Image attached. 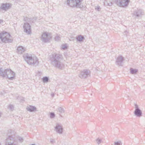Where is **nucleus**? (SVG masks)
Here are the masks:
<instances>
[{
  "mask_svg": "<svg viewBox=\"0 0 145 145\" xmlns=\"http://www.w3.org/2000/svg\"><path fill=\"white\" fill-rule=\"evenodd\" d=\"M11 35L9 33V36L6 37V36L3 39H1V41L5 43H10L12 41V39L10 38Z\"/></svg>",
  "mask_w": 145,
  "mask_h": 145,
  "instance_id": "obj_13",
  "label": "nucleus"
},
{
  "mask_svg": "<svg viewBox=\"0 0 145 145\" xmlns=\"http://www.w3.org/2000/svg\"><path fill=\"white\" fill-rule=\"evenodd\" d=\"M11 7V4L7 3H2L0 6V9L7 11Z\"/></svg>",
  "mask_w": 145,
  "mask_h": 145,
  "instance_id": "obj_10",
  "label": "nucleus"
},
{
  "mask_svg": "<svg viewBox=\"0 0 145 145\" xmlns=\"http://www.w3.org/2000/svg\"><path fill=\"white\" fill-rule=\"evenodd\" d=\"M57 111L59 112L60 113H63L64 112V110L63 108L61 107H59L57 109Z\"/></svg>",
  "mask_w": 145,
  "mask_h": 145,
  "instance_id": "obj_20",
  "label": "nucleus"
},
{
  "mask_svg": "<svg viewBox=\"0 0 145 145\" xmlns=\"http://www.w3.org/2000/svg\"><path fill=\"white\" fill-rule=\"evenodd\" d=\"M56 131L59 134H62L63 133V128L62 126L59 123H57L55 127Z\"/></svg>",
  "mask_w": 145,
  "mask_h": 145,
  "instance_id": "obj_11",
  "label": "nucleus"
},
{
  "mask_svg": "<svg viewBox=\"0 0 145 145\" xmlns=\"http://www.w3.org/2000/svg\"><path fill=\"white\" fill-rule=\"evenodd\" d=\"M67 48V46L66 45H62V48L65 50Z\"/></svg>",
  "mask_w": 145,
  "mask_h": 145,
  "instance_id": "obj_28",
  "label": "nucleus"
},
{
  "mask_svg": "<svg viewBox=\"0 0 145 145\" xmlns=\"http://www.w3.org/2000/svg\"><path fill=\"white\" fill-rule=\"evenodd\" d=\"M27 17H25L24 19V20L25 21H26L27 20Z\"/></svg>",
  "mask_w": 145,
  "mask_h": 145,
  "instance_id": "obj_32",
  "label": "nucleus"
},
{
  "mask_svg": "<svg viewBox=\"0 0 145 145\" xmlns=\"http://www.w3.org/2000/svg\"><path fill=\"white\" fill-rule=\"evenodd\" d=\"M143 13L142 10H138L134 12V14L138 18H139L141 17Z\"/></svg>",
  "mask_w": 145,
  "mask_h": 145,
  "instance_id": "obj_14",
  "label": "nucleus"
},
{
  "mask_svg": "<svg viewBox=\"0 0 145 145\" xmlns=\"http://www.w3.org/2000/svg\"><path fill=\"white\" fill-rule=\"evenodd\" d=\"M55 39V40L57 41L61 39V38L59 36H58L57 35L56 36Z\"/></svg>",
  "mask_w": 145,
  "mask_h": 145,
  "instance_id": "obj_24",
  "label": "nucleus"
},
{
  "mask_svg": "<svg viewBox=\"0 0 145 145\" xmlns=\"http://www.w3.org/2000/svg\"><path fill=\"white\" fill-rule=\"evenodd\" d=\"M8 108L10 110H13L14 109V107L13 105H9Z\"/></svg>",
  "mask_w": 145,
  "mask_h": 145,
  "instance_id": "obj_23",
  "label": "nucleus"
},
{
  "mask_svg": "<svg viewBox=\"0 0 145 145\" xmlns=\"http://www.w3.org/2000/svg\"><path fill=\"white\" fill-rule=\"evenodd\" d=\"M50 142H51L53 143L54 142V140L53 139H50Z\"/></svg>",
  "mask_w": 145,
  "mask_h": 145,
  "instance_id": "obj_31",
  "label": "nucleus"
},
{
  "mask_svg": "<svg viewBox=\"0 0 145 145\" xmlns=\"http://www.w3.org/2000/svg\"><path fill=\"white\" fill-rule=\"evenodd\" d=\"M25 50V48L22 46L18 47L17 48V52L19 54H22Z\"/></svg>",
  "mask_w": 145,
  "mask_h": 145,
  "instance_id": "obj_16",
  "label": "nucleus"
},
{
  "mask_svg": "<svg viewBox=\"0 0 145 145\" xmlns=\"http://www.w3.org/2000/svg\"><path fill=\"white\" fill-rule=\"evenodd\" d=\"M124 60L123 57L121 56H118L116 60V63L117 65L122 66L123 61Z\"/></svg>",
  "mask_w": 145,
  "mask_h": 145,
  "instance_id": "obj_12",
  "label": "nucleus"
},
{
  "mask_svg": "<svg viewBox=\"0 0 145 145\" xmlns=\"http://www.w3.org/2000/svg\"><path fill=\"white\" fill-rule=\"evenodd\" d=\"M96 141L97 144H99L101 143V139L98 138L96 140Z\"/></svg>",
  "mask_w": 145,
  "mask_h": 145,
  "instance_id": "obj_26",
  "label": "nucleus"
},
{
  "mask_svg": "<svg viewBox=\"0 0 145 145\" xmlns=\"http://www.w3.org/2000/svg\"><path fill=\"white\" fill-rule=\"evenodd\" d=\"M130 0H116L117 5L120 7H124L127 6Z\"/></svg>",
  "mask_w": 145,
  "mask_h": 145,
  "instance_id": "obj_7",
  "label": "nucleus"
},
{
  "mask_svg": "<svg viewBox=\"0 0 145 145\" xmlns=\"http://www.w3.org/2000/svg\"><path fill=\"white\" fill-rule=\"evenodd\" d=\"M42 80L44 82L46 83L48 82L49 78L48 77L45 76L42 78Z\"/></svg>",
  "mask_w": 145,
  "mask_h": 145,
  "instance_id": "obj_21",
  "label": "nucleus"
},
{
  "mask_svg": "<svg viewBox=\"0 0 145 145\" xmlns=\"http://www.w3.org/2000/svg\"><path fill=\"white\" fill-rule=\"evenodd\" d=\"M108 0H105L104 2V3L105 4V5H110V3H108Z\"/></svg>",
  "mask_w": 145,
  "mask_h": 145,
  "instance_id": "obj_29",
  "label": "nucleus"
},
{
  "mask_svg": "<svg viewBox=\"0 0 145 145\" xmlns=\"http://www.w3.org/2000/svg\"><path fill=\"white\" fill-rule=\"evenodd\" d=\"M3 22V20H2L0 19V23H1Z\"/></svg>",
  "mask_w": 145,
  "mask_h": 145,
  "instance_id": "obj_33",
  "label": "nucleus"
},
{
  "mask_svg": "<svg viewBox=\"0 0 145 145\" xmlns=\"http://www.w3.org/2000/svg\"><path fill=\"white\" fill-rule=\"evenodd\" d=\"M6 36V37L9 36V33L5 31H3L0 33V39L1 40V39H3Z\"/></svg>",
  "mask_w": 145,
  "mask_h": 145,
  "instance_id": "obj_15",
  "label": "nucleus"
},
{
  "mask_svg": "<svg viewBox=\"0 0 145 145\" xmlns=\"http://www.w3.org/2000/svg\"><path fill=\"white\" fill-rule=\"evenodd\" d=\"M76 39L79 42L82 41L83 39H84V37L81 35H78L76 37Z\"/></svg>",
  "mask_w": 145,
  "mask_h": 145,
  "instance_id": "obj_18",
  "label": "nucleus"
},
{
  "mask_svg": "<svg viewBox=\"0 0 145 145\" xmlns=\"http://www.w3.org/2000/svg\"><path fill=\"white\" fill-rule=\"evenodd\" d=\"M52 37V35L50 33L47 32H44L42 34L40 40L44 42H49Z\"/></svg>",
  "mask_w": 145,
  "mask_h": 145,
  "instance_id": "obj_5",
  "label": "nucleus"
},
{
  "mask_svg": "<svg viewBox=\"0 0 145 145\" xmlns=\"http://www.w3.org/2000/svg\"><path fill=\"white\" fill-rule=\"evenodd\" d=\"M114 145H122V143L120 141L115 142Z\"/></svg>",
  "mask_w": 145,
  "mask_h": 145,
  "instance_id": "obj_22",
  "label": "nucleus"
},
{
  "mask_svg": "<svg viewBox=\"0 0 145 145\" xmlns=\"http://www.w3.org/2000/svg\"><path fill=\"white\" fill-rule=\"evenodd\" d=\"M51 95L52 97H54V94H51Z\"/></svg>",
  "mask_w": 145,
  "mask_h": 145,
  "instance_id": "obj_34",
  "label": "nucleus"
},
{
  "mask_svg": "<svg viewBox=\"0 0 145 145\" xmlns=\"http://www.w3.org/2000/svg\"><path fill=\"white\" fill-rule=\"evenodd\" d=\"M95 9L97 10L98 11H99L101 10V8L99 6H97L95 7Z\"/></svg>",
  "mask_w": 145,
  "mask_h": 145,
  "instance_id": "obj_27",
  "label": "nucleus"
},
{
  "mask_svg": "<svg viewBox=\"0 0 145 145\" xmlns=\"http://www.w3.org/2000/svg\"><path fill=\"white\" fill-rule=\"evenodd\" d=\"M138 70L136 69H133L132 68L130 69V72L132 74H135L138 72Z\"/></svg>",
  "mask_w": 145,
  "mask_h": 145,
  "instance_id": "obj_19",
  "label": "nucleus"
},
{
  "mask_svg": "<svg viewBox=\"0 0 145 145\" xmlns=\"http://www.w3.org/2000/svg\"><path fill=\"white\" fill-rule=\"evenodd\" d=\"M83 0H67V4L70 7H72L82 8L83 6L81 5V2Z\"/></svg>",
  "mask_w": 145,
  "mask_h": 145,
  "instance_id": "obj_4",
  "label": "nucleus"
},
{
  "mask_svg": "<svg viewBox=\"0 0 145 145\" xmlns=\"http://www.w3.org/2000/svg\"><path fill=\"white\" fill-rule=\"evenodd\" d=\"M24 31L27 34H29L31 33V26L29 23H25L23 25Z\"/></svg>",
  "mask_w": 145,
  "mask_h": 145,
  "instance_id": "obj_8",
  "label": "nucleus"
},
{
  "mask_svg": "<svg viewBox=\"0 0 145 145\" xmlns=\"http://www.w3.org/2000/svg\"><path fill=\"white\" fill-rule=\"evenodd\" d=\"M15 75L14 72L10 69H7L3 70L1 68L0 69V76L3 77H7L9 80H12L14 78Z\"/></svg>",
  "mask_w": 145,
  "mask_h": 145,
  "instance_id": "obj_3",
  "label": "nucleus"
},
{
  "mask_svg": "<svg viewBox=\"0 0 145 145\" xmlns=\"http://www.w3.org/2000/svg\"><path fill=\"white\" fill-rule=\"evenodd\" d=\"M19 140L20 142H22L23 141V139L22 138H20Z\"/></svg>",
  "mask_w": 145,
  "mask_h": 145,
  "instance_id": "obj_30",
  "label": "nucleus"
},
{
  "mask_svg": "<svg viewBox=\"0 0 145 145\" xmlns=\"http://www.w3.org/2000/svg\"><path fill=\"white\" fill-rule=\"evenodd\" d=\"M24 59L30 65L36 66L39 64L38 59L37 57L31 54H26L24 56Z\"/></svg>",
  "mask_w": 145,
  "mask_h": 145,
  "instance_id": "obj_2",
  "label": "nucleus"
},
{
  "mask_svg": "<svg viewBox=\"0 0 145 145\" xmlns=\"http://www.w3.org/2000/svg\"><path fill=\"white\" fill-rule=\"evenodd\" d=\"M1 113L0 112V117L1 116Z\"/></svg>",
  "mask_w": 145,
  "mask_h": 145,
  "instance_id": "obj_35",
  "label": "nucleus"
},
{
  "mask_svg": "<svg viewBox=\"0 0 145 145\" xmlns=\"http://www.w3.org/2000/svg\"><path fill=\"white\" fill-rule=\"evenodd\" d=\"M135 110L134 112V113L135 116L138 117H140L142 116V111L139 109L137 105L135 104Z\"/></svg>",
  "mask_w": 145,
  "mask_h": 145,
  "instance_id": "obj_9",
  "label": "nucleus"
},
{
  "mask_svg": "<svg viewBox=\"0 0 145 145\" xmlns=\"http://www.w3.org/2000/svg\"><path fill=\"white\" fill-rule=\"evenodd\" d=\"M36 108L34 106H29L27 108V110L30 112H32L36 110Z\"/></svg>",
  "mask_w": 145,
  "mask_h": 145,
  "instance_id": "obj_17",
  "label": "nucleus"
},
{
  "mask_svg": "<svg viewBox=\"0 0 145 145\" xmlns=\"http://www.w3.org/2000/svg\"><path fill=\"white\" fill-rule=\"evenodd\" d=\"M62 56L59 54H54L50 56V60L52 65L55 67L61 69L63 66L61 62Z\"/></svg>",
  "mask_w": 145,
  "mask_h": 145,
  "instance_id": "obj_1",
  "label": "nucleus"
},
{
  "mask_svg": "<svg viewBox=\"0 0 145 145\" xmlns=\"http://www.w3.org/2000/svg\"><path fill=\"white\" fill-rule=\"evenodd\" d=\"M90 71L89 70L85 69L81 71L79 74V76L81 78L84 79L86 78L90 75Z\"/></svg>",
  "mask_w": 145,
  "mask_h": 145,
  "instance_id": "obj_6",
  "label": "nucleus"
},
{
  "mask_svg": "<svg viewBox=\"0 0 145 145\" xmlns=\"http://www.w3.org/2000/svg\"><path fill=\"white\" fill-rule=\"evenodd\" d=\"M55 116V114L53 112H51L50 113V117L51 118H54Z\"/></svg>",
  "mask_w": 145,
  "mask_h": 145,
  "instance_id": "obj_25",
  "label": "nucleus"
}]
</instances>
